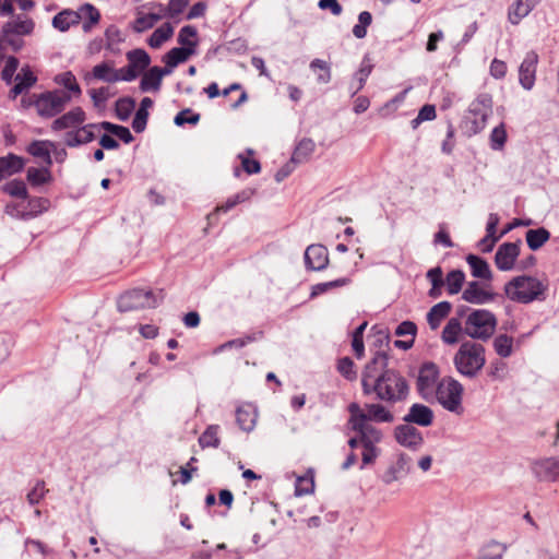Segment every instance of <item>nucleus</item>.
<instances>
[{
  "label": "nucleus",
  "mask_w": 559,
  "mask_h": 559,
  "mask_svg": "<svg viewBox=\"0 0 559 559\" xmlns=\"http://www.w3.org/2000/svg\"><path fill=\"white\" fill-rule=\"evenodd\" d=\"M374 393L377 399L385 403L395 404L407 399L409 385L407 380L395 369L381 372L376 383L365 384V395Z\"/></svg>",
  "instance_id": "obj_1"
},
{
  "label": "nucleus",
  "mask_w": 559,
  "mask_h": 559,
  "mask_svg": "<svg viewBox=\"0 0 559 559\" xmlns=\"http://www.w3.org/2000/svg\"><path fill=\"white\" fill-rule=\"evenodd\" d=\"M547 285L534 276L521 275L513 277L504 286V293L509 299L530 304L534 300H544L546 298Z\"/></svg>",
  "instance_id": "obj_2"
},
{
  "label": "nucleus",
  "mask_w": 559,
  "mask_h": 559,
  "mask_svg": "<svg viewBox=\"0 0 559 559\" xmlns=\"http://www.w3.org/2000/svg\"><path fill=\"white\" fill-rule=\"evenodd\" d=\"M456 370L467 378H475L486 364L485 347L479 343L464 342L453 358Z\"/></svg>",
  "instance_id": "obj_3"
},
{
  "label": "nucleus",
  "mask_w": 559,
  "mask_h": 559,
  "mask_svg": "<svg viewBox=\"0 0 559 559\" xmlns=\"http://www.w3.org/2000/svg\"><path fill=\"white\" fill-rule=\"evenodd\" d=\"M497 326L496 316L486 309H473L467 314L464 324V334L474 340H489Z\"/></svg>",
  "instance_id": "obj_4"
},
{
  "label": "nucleus",
  "mask_w": 559,
  "mask_h": 559,
  "mask_svg": "<svg viewBox=\"0 0 559 559\" xmlns=\"http://www.w3.org/2000/svg\"><path fill=\"white\" fill-rule=\"evenodd\" d=\"M164 300L160 289L157 294L152 289L133 288L120 295L117 307L120 312L156 308Z\"/></svg>",
  "instance_id": "obj_5"
},
{
  "label": "nucleus",
  "mask_w": 559,
  "mask_h": 559,
  "mask_svg": "<svg viewBox=\"0 0 559 559\" xmlns=\"http://www.w3.org/2000/svg\"><path fill=\"white\" fill-rule=\"evenodd\" d=\"M70 99L69 94L61 91H52L33 95L27 103L26 99L23 98L22 104L24 106L33 105L40 117L50 118L60 114Z\"/></svg>",
  "instance_id": "obj_6"
},
{
  "label": "nucleus",
  "mask_w": 559,
  "mask_h": 559,
  "mask_svg": "<svg viewBox=\"0 0 559 559\" xmlns=\"http://www.w3.org/2000/svg\"><path fill=\"white\" fill-rule=\"evenodd\" d=\"M463 385L452 377H445L438 382L436 396L442 407L451 413L461 415L464 412L462 406Z\"/></svg>",
  "instance_id": "obj_7"
},
{
  "label": "nucleus",
  "mask_w": 559,
  "mask_h": 559,
  "mask_svg": "<svg viewBox=\"0 0 559 559\" xmlns=\"http://www.w3.org/2000/svg\"><path fill=\"white\" fill-rule=\"evenodd\" d=\"M366 411L364 412L357 403L348 405L349 414L357 417L360 421L392 423L394 420L393 414L382 404H366Z\"/></svg>",
  "instance_id": "obj_8"
},
{
  "label": "nucleus",
  "mask_w": 559,
  "mask_h": 559,
  "mask_svg": "<svg viewBox=\"0 0 559 559\" xmlns=\"http://www.w3.org/2000/svg\"><path fill=\"white\" fill-rule=\"evenodd\" d=\"M438 378L439 368L435 362L426 361L420 366L416 385L423 399H427L432 392H436Z\"/></svg>",
  "instance_id": "obj_9"
},
{
  "label": "nucleus",
  "mask_w": 559,
  "mask_h": 559,
  "mask_svg": "<svg viewBox=\"0 0 559 559\" xmlns=\"http://www.w3.org/2000/svg\"><path fill=\"white\" fill-rule=\"evenodd\" d=\"M414 465L413 457L406 453H400L396 460L392 462L384 473L381 475V480L385 485H391L405 478L412 471Z\"/></svg>",
  "instance_id": "obj_10"
},
{
  "label": "nucleus",
  "mask_w": 559,
  "mask_h": 559,
  "mask_svg": "<svg viewBox=\"0 0 559 559\" xmlns=\"http://www.w3.org/2000/svg\"><path fill=\"white\" fill-rule=\"evenodd\" d=\"M389 355L385 352L378 350L371 360L365 366L361 373V388L365 393V384L376 383L383 370H388Z\"/></svg>",
  "instance_id": "obj_11"
},
{
  "label": "nucleus",
  "mask_w": 559,
  "mask_h": 559,
  "mask_svg": "<svg viewBox=\"0 0 559 559\" xmlns=\"http://www.w3.org/2000/svg\"><path fill=\"white\" fill-rule=\"evenodd\" d=\"M521 240L502 243L496 254L495 264L500 271H510L514 267L515 260L520 255Z\"/></svg>",
  "instance_id": "obj_12"
},
{
  "label": "nucleus",
  "mask_w": 559,
  "mask_h": 559,
  "mask_svg": "<svg viewBox=\"0 0 559 559\" xmlns=\"http://www.w3.org/2000/svg\"><path fill=\"white\" fill-rule=\"evenodd\" d=\"M304 259L307 270L322 271L329 264V252L323 245L313 243L307 247Z\"/></svg>",
  "instance_id": "obj_13"
},
{
  "label": "nucleus",
  "mask_w": 559,
  "mask_h": 559,
  "mask_svg": "<svg viewBox=\"0 0 559 559\" xmlns=\"http://www.w3.org/2000/svg\"><path fill=\"white\" fill-rule=\"evenodd\" d=\"M394 436L401 445L412 450L419 449L424 443L421 432L407 423L396 426L394 429Z\"/></svg>",
  "instance_id": "obj_14"
},
{
  "label": "nucleus",
  "mask_w": 559,
  "mask_h": 559,
  "mask_svg": "<svg viewBox=\"0 0 559 559\" xmlns=\"http://www.w3.org/2000/svg\"><path fill=\"white\" fill-rule=\"evenodd\" d=\"M348 425L359 435L361 444H376L382 439V433L378 428L368 424V421H360L354 415H350Z\"/></svg>",
  "instance_id": "obj_15"
},
{
  "label": "nucleus",
  "mask_w": 559,
  "mask_h": 559,
  "mask_svg": "<svg viewBox=\"0 0 559 559\" xmlns=\"http://www.w3.org/2000/svg\"><path fill=\"white\" fill-rule=\"evenodd\" d=\"M533 472L539 480L555 481L559 477V456L536 461Z\"/></svg>",
  "instance_id": "obj_16"
},
{
  "label": "nucleus",
  "mask_w": 559,
  "mask_h": 559,
  "mask_svg": "<svg viewBox=\"0 0 559 559\" xmlns=\"http://www.w3.org/2000/svg\"><path fill=\"white\" fill-rule=\"evenodd\" d=\"M537 59V55L534 51H530L519 68L520 83L527 91L532 90L535 83Z\"/></svg>",
  "instance_id": "obj_17"
},
{
  "label": "nucleus",
  "mask_w": 559,
  "mask_h": 559,
  "mask_svg": "<svg viewBox=\"0 0 559 559\" xmlns=\"http://www.w3.org/2000/svg\"><path fill=\"white\" fill-rule=\"evenodd\" d=\"M403 420L407 424L428 427L433 421V412L430 407L424 404L415 403L409 407L408 413L403 417Z\"/></svg>",
  "instance_id": "obj_18"
},
{
  "label": "nucleus",
  "mask_w": 559,
  "mask_h": 559,
  "mask_svg": "<svg viewBox=\"0 0 559 559\" xmlns=\"http://www.w3.org/2000/svg\"><path fill=\"white\" fill-rule=\"evenodd\" d=\"M94 129H96L94 123H87L76 130L68 131L64 134V144L69 147H76L92 142L95 139Z\"/></svg>",
  "instance_id": "obj_19"
},
{
  "label": "nucleus",
  "mask_w": 559,
  "mask_h": 559,
  "mask_svg": "<svg viewBox=\"0 0 559 559\" xmlns=\"http://www.w3.org/2000/svg\"><path fill=\"white\" fill-rule=\"evenodd\" d=\"M85 112L81 107H75L70 111L66 112L61 117L57 118L52 124L51 129L55 131H60L70 128H79L85 121Z\"/></svg>",
  "instance_id": "obj_20"
},
{
  "label": "nucleus",
  "mask_w": 559,
  "mask_h": 559,
  "mask_svg": "<svg viewBox=\"0 0 559 559\" xmlns=\"http://www.w3.org/2000/svg\"><path fill=\"white\" fill-rule=\"evenodd\" d=\"M35 28V23L31 17L19 14L15 19L8 21L2 26L3 34H14L17 36L31 35Z\"/></svg>",
  "instance_id": "obj_21"
},
{
  "label": "nucleus",
  "mask_w": 559,
  "mask_h": 559,
  "mask_svg": "<svg viewBox=\"0 0 559 559\" xmlns=\"http://www.w3.org/2000/svg\"><path fill=\"white\" fill-rule=\"evenodd\" d=\"M462 298L473 305H484L493 300L495 294L484 290L478 282L473 281L467 283Z\"/></svg>",
  "instance_id": "obj_22"
},
{
  "label": "nucleus",
  "mask_w": 559,
  "mask_h": 559,
  "mask_svg": "<svg viewBox=\"0 0 559 559\" xmlns=\"http://www.w3.org/2000/svg\"><path fill=\"white\" fill-rule=\"evenodd\" d=\"M492 114V97L488 93L479 94L469 105L467 116L488 119Z\"/></svg>",
  "instance_id": "obj_23"
},
{
  "label": "nucleus",
  "mask_w": 559,
  "mask_h": 559,
  "mask_svg": "<svg viewBox=\"0 0 559 559\" xmlns=\"http://www.w3.org/2000/svg\"><path fill=\"white\" fill-rule=\"evenodd\" d=\"M84 80L87 83H91L92 80H98L106 83H116L118 82V76L112 64L104 61L99 64H96L92 72L86 73Z\"/></svg>",
  "instance_id": "obj_24"
},
{
  "label": "nucleus",
  "mask_w": 559,
  "mask_h": 559,
  "mask_svg": "<svg viewBox=\"0 0 559 559\" xmlns=\"http://www.w3.org/2000/svg\"><path fill=\"white\" fill-rule=\"evenodd\" d=\"M257 411L251 404H245L236 409V421L242 431L250 432L257 423Z\"/></svg>",
  "instance_id": "obj_25"
},
{
  "label": "nucleus",
  "mask_w": 559,
  "mask_h": 559,
  "mask_svg": "<svg viewBox=\"0 0 559 559\" xmlns=\"http://www.w3.org/2000/svg\"><path fill=\"white\" fill-rule=\"evenodd\" d=\"M81 13L71 9H64L52 17V26L60 31L67 32L71 26L79 24Z\"/></svg>",
  "instance_id": "obj_26"
},
{
  "label": "nucleus",
  "mask_w": 559,
  "mask_h": 559,
  "mask_svg": "<svg viewBox=\"0 0 559 559\" xmlns=\"http://www.w3.org/2000/svg\"><path fill=\"white\" fill-rule=\"evenodd\" d=\"M23 209H25L24 221L35 218L45 211L48 210L50 202L46 198H32L29 200H23Z\"/></svg>",
  "instance_id": "obj_27"
},
{
  "label": "nucleus",
  "mask_w": 559,
  "mask_h": 559,
  "mask_svg": "<svg viewBox=\"0 0 559 559\" xmlns=\"http://www.w3.org/2000/svg\"><path fill=\"white\" fill-rule=\"evenodd\" d=\"M451 308L452 305L449 301H440L431 307L427 313V322L431 330L439 328L441 321L449 316Z\"/></svg>",
  "instance_id": "obj_28"
},
{
  "label": "nucleus",
  "mask_w": 559,
  "mask_h": 559,
  "mask_svg": "<svg viewBox=\"0 0 559 559\" xmlns=\"http://www.w3.org/2000/svg\"><path fill=\"white\" fill-rule=\"evenodd\" d=\"M466 261L471 267L472 275L476 278L490 281L492 273L490 271L488 262L475 254H468Z\"/></svg>",
  "instance_id": "obj_29"
},
{
  "label": "nucleus",
  "mask_w": 559,
  "mask_h": 559,
  "mask_svg": "<svg viewBox=\"0 0 559 559\" xmlns=\"http://www.w3.org/2000/svg\"><path fill=\"white\" fill-rule=\"evenodd\" d=\"M128 64L141 74L151 63L150 55L142 48L130 50L126 55Z\"/></svg>",
  "instance_id": "obj_30"
},
{
  "label": "nucleus",
  "mask_w": 559,
  "mask_h": 559,
  "mask_svg": "<svg viewBox=\"0 0 559 559\" xmlns=\"http://www.w3.org/2000/svg\"><path fill=\"white\" fill-rule=\"evenodd\" d=\"M24 167L22 157L9 154L5 157H0V181L8 176L20 173Z\"/></svg>",
  "instance_id": "obj_31"
},
{
  "label": "nucleus",
  "mask_w": 559,
  "mask_h": 559,
  "mask_svg": "<svg viewBox=\"0 0 559 559\" xmlns=\"http://www.w3.org/2000/svg\"><path fill=\"white\" fill-rule=\"evenodd\" d=\"M535 7L528 0H516L508 11V20L511 24L518 25L521 20L527 16Z\"/></svg>",
  "instance_id": "obj_32"
},
{
  "label": "nucleus",
  "mask_w": 559,
  "mask_h": 559,
  "mask_svg": "<svg viewBox=\"0 0 559 559\" xmlns=\"http://www.w3.org/2000/svg\"><path fill=\"white\" fill-rule=\"evenodd\" d=\"M195 55V50L190 48L174 47L163 56V62L170 68L186 62L191 56Z\"/></svg>",
  "instance_id": "obj_33"
},
{
  "label": "nucleus",
  "mask_w": 559,
  "mask_h": 559,
  "mask_svg": "<svg viewBox=\"0 0 559 559\" xmlns=\"http://www.w3.org/2000/svg\"><path fill=\"white\" fill-rule=\"evenodd\" d=\"M464 333V326H462L459 318H451L442 330L441 338L443 343L453 345L459 342L460 335Z\"/></svg>",
  "instance_id": "obj_34"
},
{
  "label": "nucleus",
  "mask_w": 559,
  "mask_h": 559,
  "mask_svg": "<svg viewBox=\"0 0 559 559\" xmlns=\"http://www.w3.org/2000/svg\"><path fill=\"white\" fill-rule=\"evenodd\" d=\"M550 238V233L545 227L528 229L525 240L532 251L540 249Z\"/></svg>",
  "instance_id": "obj_35"
},
{
  "label": "nucleus",
  "mask_w": 559,
  "mask_h": 559,
  "mask_svg": "<svg viewBox=\"0 0 559 559\" xmlns=\"http://www.w3.org/2000/svg\"><path fill=\"white\" fill-rule=\"evenodd\" d=\"M49 146H53V143L49 141L35 140L28 145L27 152L34 157L41 158L46 166L50 167L52 165V158L50 155Z\"/></svg>",
  "instance_id": "obj_36"
},
{
  "label": "nucleus",
  "mask_w": 559,
  "mask_h": 559,
  "mask_svg": "<svg viewBox=\"0 0 559 559\" xmlns=\"http://www.w3.org/2000/svg\"><path fill=\"white\" fill-rule=\"evenodd\" d=\"M174 35V27L170 23H164L157 27L147 39V44L151 48L158 49L162 45L167 41Z\"/></svg>",
  "instance_id": "obj_37"
},
{
  "label": "nucleus",
  "mask_w": 559,
  "mask_h": 559,
  "mask_svg": "<svg viewBox=\"0 0 559 559\" xmlns=\"http://www.w3.org/2000/svg\"><path fill=\"white\" fill-rule=\"evenodd\" d=\"M162 86V78L157 73V66L150 68L142 76L140 82L141 92H157Z\"/></svg>",
  "instance_id": "obj_38"
},
{
  "label": "nucleus",
  "mask_w": 559,
  "mask_h": 559,
  "mask_svg": "<svg viewBox=\"0 0 559 559\" xmlns=\"http://www.w3.org/2000/svg\"><path fill=\"white\" fill-rule=\"evenodd\" d=\"M164 16L163 12L157 9V12H150L147 14H139L133 23V31L135 33H143L152 28Z\"/></svg>",
  "instance_id": "obj_39"
},
{
  "label": "nucleus",
  "mask_w": 559,
  "mask_h": 559,
  "mask_svg": "<svg viewBox=\"0 0 559 559\" xmlns=\"http://www.w3.org/2000/svg\"><path fill=\"white\" fill-rule=\"evenodd\" d=\"M316 144L311 139H302L295 147L292 159L293 163L301 164L308 160L311 154L314 152Z\"/></svg>",
  "instance_id": "obj_40"
},
{
  "label": "nucleus",
  "mask_w": 559,
  "mask_h": 559,
  "mask_svg": "<svg viewBox=\"0 0 559 559\" xmlns=\"http://www.w3.org/2000/svg\"><path fill=\"white\" fill-rule=\"evenodd\" d=\"M465 282V274L462 270H452L447 274L444 285L450 295H455L461 292Z\"/></svg>",
  "instance_id": "obj_41"
},
{
  "label": "nucleus",
  "mask_w": 559,
  "mask_h": 559,
  "mask_svg": "<svg viewBox=\"0 0 559 559\" xmlns=\"http://www.w3.org/2000/svg\"><path fill=\"white\" fill-rule=\"evenodd\" d=\"M219 426H209L199 438V444L202 449L218 448L221 440L218 438Z\"/></svg>",
  "instance_id": "obj_42"
},
{
  "label": "nucleus",
  "mask_w": 559,
  "mask_h": 559,
  "mask_svg": "<svg viewBox=\"0 0 559 559\" xmlns=\"http://www.w3.org/2000/svg\"><path fill=\"white\" fill-rule=\"evenodd\" d=\"M198 35V31L192 25H185L179 34H178V43L181 45L182 48H190L192 50L197 51L198 41L193 38H195Z\"/></svg>",
  "instance_id": "obj_43"
},
{
  "label": "nucleus",
  "mask_w": 559,
  "mask_h": 559,
  "mask_svg": "<svg viewBox=\"0 0 559 559\" xmlns=\"http://www.w3.org/2000/svg\"><path fill=\"white\" fill-rule=\"evenodd\" d=\"M487 120L480 117L465 116L462 121V130L467 136L479 133L486 127Z\"/></svg>",
  "instance_id": "obj_44"
},
{
  "label": "nucleus",
  "mask_w": 559,
  "mask_h": 559,
  "mask_svg": "<svg viewBox=\"0 0 559 559\" xmlns=\"http://www.w3.org/2000/svg\"><path fill=\"white\" fill-rule=\"evenodd\" d=\"M135 100L132 97H121L116 102L115 112L119 120L126 121L135 108Z\"/></svg>",
  "instance_id": "obj_45"
},
{
  "label": "nucleus",
  "mask_w": 559,
  "mask_h": 559,
  "mask_svg": "<svg viewBox=\"0 0 559 559\" xmlns=\"http://www.w3.org/2000/svg\"><path fill=\"white\" fill-rule=\"evenodd\" d=\"M493 348L500 357H510L513 352V338L507 334H500L493 340Z\"/></svg>",
  "instance_id": "obj_46"
},
{
  "label": "nucleus",
  "mask_w": 559,
  "mask_h": 559,
  "mask_svg": "<svg viewBox=\"0 0 559 559\" xmlns=\"http://www.w3.org/2000/svg\"><path fill=\"white\" fill-rule=\"evenodd\" d=\"M24 46V40L14 34L8 33L0 34V50L4 53L7 48H10L13 52L20 51Z\"/></svg>",
  "instance_id": "obj_47"
},
{
  "label": "nucleus",
  "mask_w": 559,
  "mask_h": 559,
  "mask_svg": "<svg viewBox=\"0 0 559 559\" xmlns=\"http://www.w3.org/2000/svg\"><path fill=\"white\" fill-rule=\"evenodd\" d=\"M188 3V0H169L167 7H164L162 3H157L154 4V8L163 12L164 16L175 17L176 15L183 12Z\"/></svg>",
  "instance_id": "obj_48"
},
{
  "label": "nucleus",
  "mask_w": 559,
  "mask_h": 559,
  "mask_svg": "<svg viewBox=\"0 0 559 559\" xmlns=\"http://www.w3.org/2000/svg\"><path fill=\"white\" fill-rule=\"evenodd\" d=\"M27 180L32 186H41L50 180L48 166L45 168L29 167L26 174Z\"/></svg>",
  "instance_id": "obj_49"
},
{
  "label": "nucleus",
  "mask_w": 559,
  "mask_h": 559,
  "mask_svg": "<svg viewBox=\"0 0 559 559\" xmlns=\"http://www.w3.org/2000/svg\"><path fill=\"white\" fill-rule=\"evenodd\" d=\"M499 224V216L496 213H490L486 226V234L488 235V238L491 237L490 243L487 247L483 248V252H490L496 242L499 240L500 236L496 235L497 226Z\"/></svg>",
  "instance_id": "obj_50"
},
{
  "label": "nucleus",
  "mask_w": 559,
  "mask_h": 559,
  "mask_svg": "<svg viewBox=\"0 0 559 559\" xmlns=\"http://www.w3.org/2000/svg\"><path fill=\"white\" fill-rule=\"evenodd\" d=\"M347 283H348L347 278H337L334 281H330V282L318 283L311 287L310 298H316L332 288L342 287V286L346 285Z\"/></svg>",
  "instance_id": "obj_51"
},
{
  "label": "nucleus",
  "mask_w": 559,
  "mask_h": 559,
  "mask_svg": "<svg viewBox=\"0 0 559 559\" xmlns=\"http://www.w3.org/2000/svg\"><path fill=\"white\" fill-rule=\"evenodd\" d=\"M3 191L11 197L22 198L23 200H26L28 198L26 185L24 183V181L19 179H14L7 182L3 186Z\"/></svg>",
  "instance_id": "obj_52"
},
{
  "label": "nucleus",
  "mask_w": 559,
  "mask_h": 559,
  "mask_svg": "<svg viewBox=\"0 0 559 559\" xmlns=\"http://www.w3.org/2000/svg\"><path fill=\"white\" fill-rule=\"evenodd\" d=\"M507 142V131L504 123H500L490 133V147L493 151H501Z\"/></svg>",
  "instance_id": "obj_53"
},
{
  "label": "nucleus",
  "mask_w": 559,
  "mask_h": 559,
  "mask_svg": "<svg viewBox=\"0 0 559 559\" xmlns=\"http://www.w3.org/2000/svg\"><path fill=\"white\" fill-rule=\"evenodd\" d=\"M372 22V15L368 11H362L358 15V23L353 27V34L356 38L362 39L367 35V27Z\"/></svg>",
  "instance_id": "obj_54"
},
{
  "label": "nucleus",
  "mask_w": 559,
  "mask_h": 559,
  "mask_svg": "<svg viewBox=\"0 0 559 559\" xmlns=\"http://www.w3.org/2000/svg\"><path fill=\"white\" fill-rule=\"evenodd\" d=\"M372 68L373 67L370 63L369 59L365 58L360 64L359 70L354 75V79L357 81V88H355L354 92H352L353 95H355L365 86V83L368 76L370 75Z\"/></svg>",
  "instance_id": "obj_55"
},
{
  "label": "nucleus",
  "mask_w": 559,
  "mask_h": 559,
  "mask_svg": "<svg viewBox=\"0 0 559 559\" xmlns=\"http://www.w3.org/2000/svg\"><path fill=\"white\" fill-rule=\"evenodd\" d=\"M310 69L312 71H316L317 69H320L322 72L318 74L317 81L321 84H326L331 81V69L326 61L321 59H313L310 62Z\"/></svg>",
  "instance_id": "obj_56"
},
{
  "label": "nucleus",
  "mask_w": 559,
  "mask_h": 559,
  "mask_svg": "<svg viewBox=\"0 0 559 559\" xmlns=\"http://www.w3.org/2000/svg\"><path fill=\"white\" fill-rule=\"evenodd\" d=\"M262 336H263V332L259 331V332L252 333L250 335H247L245 337L235 338V340H231V341H228V342L224 343L219 347V350H224L226 348H231V347L242 348L247 344H249L251 342H254L257 340H260Z\"/></svg>",
  "instance_id": "obj_57"
},
{
  "label": "nucleus",
  "mask_w": 559,
  "mask_h": 559,
  "mask_svg": "<svg viewBox=\"0 0 559 559\" xmlns=\"http://www.w3.org/2000/svg\"><path fill=\"white\" fill-rule=\"evenodd\" d=\"M354 367V361L349 357H343L337 362V371L349 381L355 380L357 377Z\"/></svg>",
  "instance_id": "obj_58"
},
{
  "label": "nucleus",
  "mask_w": 559,
  "mask_h": 559,
  "mask_svg": "<svg viewBox=\"0 0 559 559\" xmlns=\"http://www.w3.org/2000/svg\"><path fill=\"white\" fill-rule=\"evenodd\" d=\"M200 118H201L200 114H194V112H192V110L190 108H187V109L179 111L176 115L174 122L178 127H181L186 123L197 124L200 121Z\"/></svg>",
  "instance_id": "obj_59"
},
{
  "label": "nucleus",
  "mask_w": 559,
  "mask_h": 559,
  "mask_svg": "<svg viewBox=\"0 0 559 559\" xmlns=\"http://www.w3.org/2000/svg\"><path fill=\"white\" fill-rule=\"evenodd\" d=\"M504 551V547L497 543H489L481 551L479 559H501Z\"/></svg>",
  "instance_id": "obj_60"
},
{
  "label": "nucleus",
  "mask_w": 559,
  "mask_h": 559,
  "mask_svg": "<svg viewBox=\"0 0 559 559\" xmlns=\"http://www.w3.org/2000/svg\"><path fill=\"white\" fill-rule=\"evenodd\" d=\"M19 67V59L14 56H10L7 61L5 66L1 72V79L7 83L11 84L12 80L14 78V73L17 70Z\"/></svg>",
  "instance_id": "obj_61"
},
{
  "label": "nucleus",
  "mask_w": 559,
  "mask_h": 559,
  "mask_svg": "<svg viewBox=\"0 0 559 559\" xmlns=\"http://www.w3.org/2000/svg\"><path fill=\"white\" fill-rule=\"evenodd\" d=\"M58 83L63 85L68 91L75 93L76 95L81 94L80 85L78 84L74 74L70 71L59 75Z\"/></svg>",
  "instance_id": "obj_62"
},
{
  "label": "nucleus",
  "mask_w": 559,
  "mask_h": 559,
  "mask_svg": "<svg viewBox=\"0 0 559 559\" xmlns=\"http://www.w3.org/2000/svg\"><path fill=\"white\" fill-rule=\"evenodd\" d=\"M364 451L361 453L362 464L360 468L362 469L365 465L372 464L376 459L379 456L380 450L376 447V444H361Z\"/></svg>",
  "instance_id": "obj_63"
},
{
  "label": "nucleus",
  "mask_w": 559,
  "mask_h": 559,
  "mask_svg": "<svg viewBox=\"0 0 559 559\" xmlns=\"http://www.w3.org/2000/svg\"><path fill=\"white\" fill-rule=\"evenodd\" d=\"M78 12L81 13V20L86 19L90 20L92 23H98L100 20L99 11L91 3H85L81 5Z\"/></svg>",
  "instance_id": "obj_64"
}]
</instances>
